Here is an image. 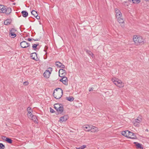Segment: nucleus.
<instances>
[{
    "label": "nucleus",
    "instance_id": "nucleus-38",
    "mask_svg": "<svg viewBox=\"0 0 149 149\" xmlns=\"http://www.w3.org/2000/svg\"><path fill=\"white\" fill-rule=\"evenodd\" d=\"M29 84L28 82L27 81H25L24 82L23 84L24 85L26 86L27 85Z\"/></svg>",
    "mask_w": 149,
    "mask_h": 149
},
{
    "label": "nucleus",
    "instance_id": "nucleus-13",
    "mask_svg": "<svg viewBox=\"0 0 149 149\" xmlns=\"http://www.w3.org/2000/svg\"><path fill=\"white\" fill-rule=\"evenodd\" d=\"M2 140L7 141L9 143H12V141L10 139L6 137L5 136H2Z\"/></svg>",
    "mask_w": 149,
    "mask_h": 149
},
{
    "label": "nucleus",
    "instance_id": "nucleus-36",
    "mask_svg": "<svg viewBox=\"0 0 149 149\" xmlns=\"http://www.w3.org/2000/svg\"><path fill=\"white\" fill-rule=\"evenodd\" d=\"M29 41H31L32 40H34L35 41H36V40H38V39H36V40H34L33 39V38H28L27 39Z\"/></svg>",
    "mask_w": 149,
    "mask_h": 149
},
{
    "label": "nucleus",
    "instance_id": "nucleus-21",
    "mask_svg": "<svg viewBox=\"0 0 149 149\" xmlns=\"http://www.w3.org/2000/svg\"><path fill=\"white\" fill-rule=\"evenodd\" d=\"M91 131L92 132H95L98 130V128L97 127L92 125Z\"/></svg>",
    "mask_w": 149,
    "mask_h": 149
},
{
    "label": "nucleus",
    "instance_id": "nucleus-27",
    "mask_svg": "<svg viewBox=\"0 0 149 149\" xmlns=\"http://www.w3.org/2000/svg\"><path fill=\"white\" fill-rule=\"evenodd\" d=\"M116 16L117 18H120L122 17V14L120 12L116 14Z\"/></svg>",
    "mask_w": 149,
    "mask_h": 149
},
{
    "label": "nucleus",
    "instance_id": "nucleus-31",
    "mask_svg": "<svg viewBox=\"0 0 149 149\" xmlns=\"http://www.w3.org/2000/svg\"><path fill=\"white\" fill-rule=\"evenodd\" d=\"M87 53H88L89 54V55L91 56L92 57H93V54L91 52L89 51V50H88L87 51Z\"/></svg>",
    "mask_w": 149,
    "mask_h": 149
},
{
    "label": "nucleus",
    "instance_id": "nucleus-25",
    "mask_svg": "<svg viewBox=\"0 0 149 149\" xmlns=\"http://www.w3.org/2000/svg\"><path fill=\"white\" fill-rule=\"evenodd\" d=\"M31 13L35 17H37V16L38 15L37 12L35 10H32L31 12Z\"/></svg>",
    "mask_w": 149,
    "mask_h": 149
},
{
    "label": "nucleus",
    "instance_id": "nucleus-2",
    "mask_svg": "<svg viewBox=\"0 0 149 149\" xmlns=\"http://www.w3.org/2000/svg\"><path fill=\"white\" fill-rule=\"evenodd\" d=\"M11 9L10 8H7L3 5H0V12L5 13L7 15L9 14L11 12Z\"/></svg>",
    "mask_w": 149,
    "mask_h": 149
},
{
    "label": "nucleus",
    "instance_id": "nucleus-8",
    "mask_svg": "<svg viewBox=\"0 0 149 149\" xmlns=\"http://www.w3.org/2000/svg\"><path fill=\"white\" fill-rule=\"evenodd\" d=\"M21 47L23 48H26L30 46V44L26 41H23L20 43Z\"/></svg>",
    "mask_w": 149,
    "mask_h": 149
},
{
    "label": "nucleus",
    "instance_id": "nucleus-7",
    "mask_svg": "<svg viewBox=\"0 0 149 149\" xmlns=\"http://www.w3.org/2000/svg\"><path fill=\"white\" fill-rule=\"evenodd\" d=\"M59 75L61 77H65L66 74V71L62 69H61L59 71Z\"/></svg>",
    "mask_w": 149,
    "mask_h": 149
},
{
    "label": "nucleus",
    "instance_id": "nucleus-28",
    "mask_svg": "<svg viewBox=\"0 0 149 149\" xmlns=\"http://www.w3.org/2000/svg\"><path fill=\"white\" fill-rule=\"evenodd\" d=\"M133 3L135 4H137L139 3L140 0H132Z\"/></svg>",
    "mask_w": 149,
    "mask_h": 149
},
{
    "label": "nucleus",
    "instance_id": "nucleus-39",
    "mask_svg": "<svg viewBox=\"0 0 149 149\" xmlns=\"http://www.w3.org/2000/svg\"><path fill=\"white\" fill-rule=\"evenodd\" d=\"M60 68H65V65H63L62 63L61 64V66L60 67Z\"/></svg>",
    "mask_w": 149,
    "mask_h": 149
},
{
    "label": "nucleus",
    "instance_id": "nucleus-4",
    "mask_svg": "<svg viewBox=\"0 0 149 149\" xmlns=\"http://www.w3.org/2000/svg\"><path fill=\"white\" fill-rule=\"evenodd\" d=\"M54 107L56 110L59 113H62L63 110V105L58 103L55 104L54 105Z\"/></svg>",
    "mask_w": 149,
    "mask_h": 149
},
{
    "label": "nucleus",
    "instance_id": "nucleus-23",
    "mask_svg": "<svg viewBox=\"0 0 149 149\" xmlns=\"http://www.w3.org/2000/svg\"><path fill=\"white\" fill-rule=\"evenodd\" d=\"M9 35L12 38H14L16 36V34L13 33H9Z\"/></svg>",
    "mask_w": 149,
    "mask_h": 149
},
{
    "label": "nucleus",
    "instance_id": "nucleus-40",
    "mask_svg": "<svg viewBox=\"0 0 149 149\" xmlns=\"http://www.w3.org/2000/svg\"><path fill=\"white\" fill-rule=\"evenodd\" d=\"M50 111L51 113H53L54 112V111L53 109H50Z\"/></svg>",
    "mask_w": 149,
    "mask_h": 149
},
{
    "label": "nucleus",
    "instance_id": "nucleus-42",
    "mask_svg": "<svg viewBox=\"0 0 149 149\" xmlns=\"http://www.w3.org/2000/svg\"><path fill=\"white\" fill-rule=\"evenodd\" d=\"M36 17V18L37 19H40V17L39 16H38V15L37 16V17Z\"/></svg>",
    "mask_w": 149,
    "mask_h": 149
},
{
    "label": "nucleus",
    "instance_id": "nucleus-10",
    "mask_svg": "<svg viewBox=\"0 0 149 149\" xmlns=\"http://www.w3.org/2000/svg\"><path fill=\"white\" fill-rule=\"evenodd\" d=\"M62 77V78L60 80V81L62 82L65 85H67L68 84V80L67 78L65 77V76Z\"/></svg>",
    "mask_w": 149,
    "mask_h": 149
},
{
    "label": "nucleus",
    "instance_id": "nucleus-37",
    "mask_svg": "<svg viewBox=\"0 0 149 149\" xmlns=\"http://www.w3.org/2000/svg\"><path fill=\"white\" fill-rule=\"evenodd\" d=\"M86 146L85 145H83L82 146H80V149H84L86 148Z\"/></svg>",
    "mask_w": 149,
    "mask_h": 149
},
{
    "label": "nucleus",
    "instance_id": "nucleus-1",
    "mask_svg": "<svg viewBox=\"0 0 149 149\" xmlns=\"http://www.w3.org/2000/svg\"><path fill=\"white\" fill-rule=\"evenodd\" d=\"M63 90L60 88H57L54 90L53 95L54 97L57 99H60L63 95Z\"/></svg>",
    "mask_w": 149,
    "mask_h": 149
},
{
    "label": "nucleus",
    "instance_id": "nucleus-34",
    "mask_svg": "<svg viewBox=\"0 0 149 149\" xmlns=\"http://www.w3.org/2000/svg\"><path fill=\"white\" fill-rule=\"evenodd\" d=\"M38 45V44H34L33 45L32 47L33 48L34 50H35L36 49Z\"/></svg>",
    "mask_w": 149,
    "mask_h": 149
},
{
    "label": "nucleus",
    "instance_id": "nucleus-6",
    "mask_svg": "<svg viewBox=\"0 0 149 149\" xmlns=\"http://www.w3.org/2000/svg\"><path fill=\"white\" fill-rule=\"evenodd\" d=\"M52 68H49L47 70H46L43 74L44 76L46 78H49L51 72L52 71Z\"/></svg>",
    "mask_w": 149,
    "mask_h": 149
},
{
    "label": "nucleus",
    "instance_id": "nucleus-15",
    "mask_svg": "<svg viewBox=\"0 0 149 149\" xmlns=\"http://www.w3.org/2000/svg\"><path fill=\"white\" fill-rule=\"evenodd\" d=\"M31 57L32 59L36 60L37 57L36 53H31Z\"/></svg>",
    "mask_w": 149,
    "mask_h": 149
},
{
    "label": "nucleus",
    "instance_id": "nucleus-9",
    "mask_svg": "<svg viewBox=\"0 0 149 149\" xmlns=\"http://www.w3.org/2000/svg\"><path fill=\"white\" fill-rule=\"evenodd\" d=\"M28 117L31 119L33 121L37 123V117L36 116H34L32 114H31L30 115H28Z\"/></svg>",
    "mask_w": 149,
    "mask_h": 149
},
{
    "label": "nucleus",
    "instance_id": "nucleus-16",
    "mask_svg": "<svg viewBox=\"0 0 149 149\" xmlns=\"http://www.w3.org/2000/svg\"><path fill=\"white\" fill-rule=\"evenodd\" d=\"M129 131L128 130L123 131L122 132V134L123 135L128 137V135L129 134Z\"/></svg>",
    "mask_w": 149,
    "mask_h": 149
},
{
    "label": "nucleus",
    "instance_id": "nucleus-29",
    "mask_svg": "<svg viewBox=\"0 0 149 149\" xmlns=\"http://www.w3.org/2000/svg\"><path fill=\"white\" fill-rule=\"evenodd\" d=\"M56 65L59 67H60L62 63L61 62L58 61L56 62L55 63Z\"/></svg>",
    "mask_w": 149,
    "mask_h": 149
},
{
    "label": "nucleus",
    "instance_id": "nucleus-24",
    "mask_svg": "<svg viewBox=\"0 0 149 149\" xmlns=\"http://www.w3.org/2000/svg\"><path fill=\"white\" fill-rule=\"evenodd\" d=\"M66 99L67 100L70 102L74 100V97L72 96L67 97H66Z\"/></svg>",
    "mask_w": 149,
    "mask_h": 149
},
{
    "label": "nucleus",
    "instance_id": "nucleus-26",
    "mask_svg": "<svg viewBox=\"0 0 149 149\" xmlns=\"http://www.w3.org/2000/svg\"><path fill=\"white\" fill-rule=\"evenodd\" d=\"M10 23V21L8 19H7L4 22V24L5 25H8Z\"/></svg>",
    "mask_w": 149,
    "mask_h": 149
},
{
    "label": "nucleus",
    "instance_id": "nucleus-41",
    "mask_svg": "<svg viewBox=\"0 0 149 149\" xmlns=\"http://www.w3.org/2000/svg\"><path fill=\"white\" fill-rule=\"evenodd\" d=\"M93 90V88H89V91H92Z\"/></svg>",
    "mask_w": 149,
    "mask_h": 149
},
{
    "label": "nucleus",
    "instance_id": "nucleus-5",
    "mask_svg": "<svg viewBox=\"0 0 149 149\" xmlns=\"http://www.w3.org/2000/svg\"><path fill=\"white\" fill-rule=\"evenodd\" d=\"M133 40L135 43H144L143 40V39L141 37L137 36H134L133 37Z\"/></svg>",
    "mask_w": 149,
    "mask_h": 149
},
{
    "label": "nucleus",
    "instance_id": "nucleus-22",
    "mask_svg": "<svg viewBox=\"0 0 149 149\" xmlns=\"http://www.w3.org/2000/svg\"><path fill=\"white\" fill-rule=\"evenodd\" d=\"M142 119L141 118L136 119L134 122L137 123L139 124V123L142 121Z\"/></svg>",
    "mask_w": 149,
    "mask_h": 149
},
{
    "label": "nucleus",
    "instance_id": "nucleus-19",
    "mask_svg": "<svg viewBox=\"0 0 149 149\" xmlns=\"http://www.w3.org/2000/svg\"><path fill=\"white\" fill-rule=\"evenodd\" d=\"M27 111H28L27 115H30L31 114H32L31 112H32V110L30 107H28L27 108Z\"/></svg>",
    "mask_w": 149,
    "mask_h": 149
},
{
    "label": "nucleus",
    "instance_id": "nucleus-33",
    "mask_svg": "<svg viewBox=\"0 0 149 149\" xmlns=\"http://www.w3.org/2000/svg\"><path fill=\"white\" fill-rule=\"evenodd\" d=\"M5 146L2 143H0V149H3L4 148Z\"/></svg>",
    "mask_w": 149,
    "mask_h": 149
},
{
    "label": "nucleus",
    "instance_id": "nucleus-32",
    "mask_svg": "<svg viewBox=\"0 0 149 149\" xmlns=\"http://www.w3.org/2000/svg\"><path fill=\"white\" fill-rule=\"evenodd\" d=\"M133 124L134 125V126H136V127H139V124L137 123H136V122H133Z\"/></svg>",
    "mask_w": 149,
    "mask_h": 149
},
{
    "label": "nucleus",
    "instance_id": "nucleus-14",
    "mask_svg": "<svg viewBox=\"0 0 149 149\" xmlns=\"http://www.w3.org/2000/svg\"><path fill=\"white\" fill-rule=\"evenodd\" d=\"M91 127L92 125H87L83 126V128L86 131H89L91 130Z\"/></svg>",
    "mask_w": 149,
    "mask_h": 149
},
{
    "label": "nucleus",
    "instance_id": "nucleus-3",
    "mask_svg": "<svg viewBox=\"0 0 149 149\" xmlns=\"http://www.w3.org/2000/svg\"><path fill=\"white\" fill-rule=\"evenodd\" d=\"M112 81L115 85L119 88L123 87L124 86V83L120 80L113 78L112 79Z\"/></svg>",
    "mask_w": 149,
    "mask_h": 149
},
{
    "label": "nucleus",
    "instance_id": "nucleus-30",
    "mask_svg": "<svg viewBox=\"0 0 149 149\" xmlns=\"http://www.w3.org/2000/svg\"><path fill=\"white\" fill-rule=\"evenodd\" d=\"M16 31V30L12 28L10 30L9 33H15V32Z\"/></svg>",
    "mask_w": 149,
    "mask_h": 149
},
{
    "label": "nucleus",
    "instance_id": "nucleus-18",
    "mask_svg": "<svg viewBox=\"0 0 149 149\" xmlns=\"http://www.w3.org/2000/svg\"><path fill=\"white\" fill-rule=\"evenodd\" d=\"M134 143L136 144V145L137 148H140V149H143V148L142 147L141 144L140 143L136 142H134Z\"/></svg>",
    "mask_w": 149,
    "mask_h": 149
},
{
    "label": "nucleus",
    "instance_id": "nucleus-43",
    "mask_svg": "<svg viewBox=\"0 0 149 149\" xmlns=\"http://www.w3.org/2000/svg\"><path fill=\"white\" fill-rule=\"evenodd\" d=\"M77 149H81L80 147H76Z\"/></svg>",
    "mask_w": 149,
    "mask_h": 149
},
{
    "label": "nucleus",
    "instance_id": "nucleus-11",
    "mask_svg": "<svg viewBox=\"0 0 149 149\" xmlns=\"http://www.w3.org/2000/svg\"><path fill=\"white\" fill-rule=\"evenodd\" d=\"M128 138L135 139L136 138V137L134 133L129 131V134L128 135Z\"/></svg>",
    "mask_w": 149,
    "mask_h": 149
},
{
    "label": "nucleus",
    "instance_id": "nucleus-35",
    "mask_svg": "<svg viewBox=\"0 0 149 149\" xmlns=\"http://www.w3.org/2000/svg\"><path fill=\"white\" fill-rule=\"evenodd\" d=\"M115 11L116 13V14L118 13H119L120 12V11L118 9L116 8L115 9Z\"/></svg>",
    "mask_w": 149,
    "mask_h": 149
},
{
    "label": "nucleus",
    "instance_id": "nucleus-17",
    "mask_svg": "<svg viewBox=\"0 0 149 149\" xmlns=\"http://www.w3.org/2000/svg\"><path fill=\"white\" fill-rule=\"evenodd\" d=\"M21 13L22 14V16L24 17H27L28 15V13L25 11H22Z\"/></svg>",
    "mask_w": 149,
    "mask_h": 149
},
{
    "label": "nucleus",
    "instance_id": "nucleus-20",
    "mask_svg": "<svg viewBox=\"0 0 149 149\" xmlns=\"http://www.w3.org/2000/svg\"><path fill=\"white\" fill-rule=\"evenodd\" d=\"M118 22L120 23L123 24L124 22V20L123 17L117 18Z\"/></svg>",
    "mask_w": 149,
    "mask_h": 149
},
{
    "label": "nucleus",
    "instance_id": "nucleus-12",
    "mask_svg": "<svg viewBox=\"0 0 149 149\" xmlns=\"http://www.w3.org/2000/svg\"><path fill=\"white\" fill-rule=\"evenodd\" d=\"M68 118V116L67 115L61 117L60 118L59 121L61 123H63L65 122L67 120Z\"/></svg>",
    "mask_w": 149,
    "mask_h": 149
}]
</instances>
